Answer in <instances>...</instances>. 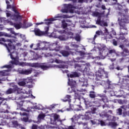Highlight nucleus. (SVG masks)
Wrapping results in <instances>:
<instances>
[{
    "label": "nucleus",
    "instance_id": "f257e3e1",
    "mask_svg": "<svg viewBox=\"0 0 129 129\" xmlns=\"http://www.w3.org/2000/svg\"><path fill=\"white\" fill-rule=\"evenodd\" d=\"M15 42L14 39H7L6 40L4 38H0V44L1 45H4L6 47L10 53V57L12 60L11 61L12 64L6 65L2 67L1 68H8L7 70L3 71L1 72L3 76H8L9 75V72L11 71L10 68H13L14 66L13 65H18V53L15 52L16 49V46L13 44Z\"/></svg>",
    "mask_w": 129,
    "mask_h": 129
},
{
    "label": "nucleus",
    "instance_id": "f03ea898",
    "mask_svg": "<svg viewBox=\"0 0 129 129\" xmlns=\"http://www.w3.org/2000/svg\"><path fill=\"white\" fill-rule=\"evenodd\" d=\"M8 85H10V87H13V89L12 88H9L6 92V94H12V93H14L15 91H17L18 94L15 97V100H18V101H16V103L18 106L20 107L23 106L24 102H23L22 99L28 98L30 96V94H31V98H36V97L32 94V91L31 90H29L28 93L26 90H22L18 87V86L15 85L14 83H9Z\"/></svg>",
    "mask_w": 129,
    "mask_h": 129
},
{
    "label": "nucleus",
    "instance_id": "7ed1b4c3",
    "mask_svg": "<svg viewBox=\"0 0 129 129\" xmlns=\"http://www.w3.org/2000/svg\"><path fill=\"white\" fill-rule=\"evenodd\" d=\"M99 115L102 118L105 119L104 121H100V124L102 126L108 125L113 129H115L117 126H118L117 122H115L116 120H118V117L111 116L107 114V112H105V111H103L99 114Z\"/></svg>",
    "mask_w": 129,
    "mask_h": 129
},
{
    "label": "nucleus",
    "instance_id": "20e7f679",
    "mask_svg": "<svg viewBox=\"0 0 129 129\" xmlns=\"http://www.w3.org/2000/svg\"><path fill=\"white\" fill-rule=\"evenodd\" d=\"M97 48L99 51L100 56L92 57V59L96 58L97 60H100V59H105L106 57H114L115 55L119 56V54L116 53L115 49L108 50V48L104 44H98Z\"/></svg>",
    "mask_w": 129,
    "mask_h": 129
},
{
    "label": "nucleus",
    "instance_id": "39448f33",
    "mask_svg": "<svg viewBox=\"0 0 129 129\" xmlns=\"http://www.w3.org/2000/svg\"><path fill=\"white\" fill-rule=\"evenodd\" d=\"M127 22V19L125 15L119 12L118 18V22L120 26V35H127V29L125 27V24Z\"/></svg>",
    "mask_w": 129,
    "mask_h": 129
},
{
    "label": "nucleus",
    "instance_id": "423d86ee",
    "mask_svg": "<svg viewBox=\"0 0 129 129\" xmlns=\"http://www.w3.org/2000/svg\"><path fill=\"white\" fill-rule=\"evenodd\" d=\"M0 100H2L0 102V106L3 108V109H0V118H4V119H8L9 116L6 113H9L10 112L8 109H11V106L7 103L5 98L0 97ZM5 108L7 109L5 110Z\"/></svg>",
    "mask_w": 129,
    "mask_h": 129
},
{
    "label": "nucleus",
    "instance_id": "0eeeda50",
    "mask_svg": "<svg viewBox=\"0 0 129 129\" xmlns=\"http://www.w3.org/2000/svg\"><path fill=\"white\" fill-rule=\"evenodd\" d=\"M115 31L112 30L110 33L108 32V30L106 29V27H104V30H98L96 32V34L94 35L93 40H95L97 38V36H106L104 38V40H107V39H112V36H115L116 35Z\"/></svg>",
    "mask_w": 129,
    "mask_h": 129
},
{
    "label": "nucleus",
    "instance_id": "6e6552de",
    "mask_svg": "<svg viewBox=\"0 0 129 129\" xmlns=\"http://www.w3.org/2000/svg\"><path fill=\"white\" fill-rule=\"evenodd\" d=\"M49 120L51 124L56 126H50L49 128H59V125L62 124V121L65 120V119L61 120V119H60V115L57 114H52L49 118Z\"/></svg>",
    "mask_w": 129,
    "mask_h": 129
},
{
    "label": "nucleus",
    "instance_id": "1a4fd4ad",
    "mask_svg": "<svg viewBox=\"0 0 129 129\" xmlns=\"http://www.w3.org/2000/svg\"><path fill=\"white\" fill-rule=\"evenodd\" d=\"M63 7H64V9L61 10V13H71V14H74V13H76V14H78V15H80V11L76 10H78L79 7L75 6V5L63 4Z\"/></svg>",
    "mask_w": 129,
    "mask_h": 129
},
{
    "label": "nucleus",
    "instance_id": "9d476101",
    "mask_svg": "<svg viewBox=\"0 0 129 129\" xmlns=\"http://www.w3.org/2000/svg\"><path fill=\"white\" fill-rule=\"evenodd\" d=\"M59 42L58 41L52 42L50 44L46 43L45 46L43 47V50H49V51H55V52H59L60 49H61V46L58 44Z\"/></svg>",
    "mask_w": 129,
    "mask_h": 129
},
{
    "label": "nucleus",
    "instance_id": "9b49d317",
    "mask_svg": "<svg viewBox=\"0 0 129 129\" xmlns=\"http://www.w3.org/2000/svg\"><path fill=\"white\" fill-rule=\"evenodd\" d=\"M12 9L13 12H14L16 15H13L11 12L7 11L6 12V16L7 18L10 17L11 18V20H13V21H15V22L21 21L22 19H23L22 16L20 15V13L18 12V11H17V10H16V8H15V7H12Z\"/></svg>",
    "mask_w": 129,
    "mask_h": 129
},
{
    "label": "nucleus",
    "instance_id": "f8f14e48",
    "mask_svg": "<svg viewBox=\"0 0 129 129\" xmlns=\"http://www.w3.org/2000/svg\"><path fill=\"white\" fill-rule=\"evenodd\" d=\"M58 18H62L63 19H68L69 18H71V17L69 16L66 15H62V14H58L56 17L53 18H50L48 19L49 21L48 22H46L45 25H47V27H45L44 28V32H42L43 33V35H48V31H49V25H51V22H53L54 21H56V19Z\"/></svg>",
    "mask_w": 129,
    "mask_h": 129
},
{
    "label": "nucleus",
    "instance_id": "ddd939ff",
    "mask_svg": "<svg viewBox=\"0 0 129 129\" xmlns=\"http://www.w3.org/2000/svg\"><path fill=\"white\" fill-rule=\"evenodd\" d=\"M79 118H81L82 120H89V119L91 118V114L90 112L88 111L86 112L84 115L82 114H80L79 115L76 114L71 118L73 123H74V122H75V120H77V119H79Z\"/></svg>",
    "mask_w": 129,
    "mask_h": 129
},
{
    "label": "nucleus",
    "instance_id": "4468645a",
    "mask_svg": "<svg viewBox=\"0 0 129 129\" xmlns=\"http://www.w3.org/2000/svg\"><path fill=\"white\" fill-rule=\"evenodd\" d=\"M108 73L104 71V68H99L96 73V80H100L102 78H107Z\"/></svg>",
    "mask_w": 129,
    "mask_h": 129
},
{
    "label": "nucleus",
    "instance_id": "2eb2a0df",
    "mask_svg": "<svg viewBox=\"0 0 129 129\" xmlns=\"http://www.w3.org/2000/svg\"><path fill=\"white\" fill-rule=\"evenodd\" d=\"M92 16L93 17H98L97 20L96 21V24L97 25H99L100 26H101V27H107V23L104 21L101 20L100 18L101 14H100V13L97 12H94L92 14Z\"/></svg>",
    "mask_w": 129,
    "mask_h": 129
},
{
    "label": "nucleus",
    "instance_id": "dca6fc26",
    "mask_svg": "<svg viewBox=\"0 0 129 129\" xmlns=\"http://www.w3.org/2000/svg\"><path fill=\"white\" fill-rule=\"evenodd\" d=\"M81 93L79 94L77 93H75V101L74 102L75 103H76V105L79 106V109H76L75 111H80V110H83V109L82 108V106H80V105H78L77 102L78 104H80L81 101H80V96H81Z\"/></svg>",
    "mask_w": 129,
    "mask_h": 129
},
{
    "label": "nucleus",
    "instance_id": "f3484780",
    "mask_svg": "<svg viewBox=\"0 0 129 129\" xmlns=\"http://www.w3.org/2000/svg\"><path fill=\"white\" fill-rule=\"evenodd\" d=\"M100 85H102L103 86H104V88H106V89H113L114 88V86H115V85L114 84H111V82L109 81V80H107V82H105L104 81H102L101 82L99 83Z\"/></svg>",
    "mask_w": 129,
    "mask_h": 129
},
{
    "label": "nucleus",
    "instance_id": "a211bd4d",
    "mask_svg": "<svg viewBox=\"0 0 129 129\" xmlns=\"http://www.w3.org/2000/svg\"><path fill=\"white\" fill-rule=\"evenodd\" d=\"M68 85H70L71 88H68V92L70 93L74 92L75 91V85H76V81H70V79H69V81L68 82Z\"/></svg>",
    "mask_w": 129,
    "mask_h": 129
},
{
    "label": "nucleus",
    "instance_id": "6ab92c4d",
    "mask_svg": "<svg viewBox=\"0 0 129 129\" xmlns=\"http://www.w3.org/2000/svg\"><path fill=\"white\" fill-rule=\"evenodd\" d=\"M75 68L77 69L78 71H80V72L84 73L87 71V67L84 64L80 65L78 63L75 64Z\"/></svg>",
    "mask_w": 129,
    "mask_h": 129
},
{
    "label": "nucleus",
    "instance_id": "aec40b11",
    "mask_svg": "<svg viewBox=\"0 0 129 129\" xmlns=\"http://www.w3.org/2000/svg\"><path fill=\"white\" fill-rule=\"evenodd\" d=\"M33 72V68L28 69L27 70H19V73L23 75H29Z\"/></svg>",
    "mask_w": 129,
    "mask_h": 129
},
{
    "label": "nucleus",
    "instance_id": "412c9836",
    "mask_svg": "<svg viewBox=\"0 0 129 129\" xmlns=\"http://www.w3.org/2000/svg\"><path fill=\"white\" fill-rule=\"evenodd\" d=\"M30 66L31 67H35V68L41 67V69H43V70H47V69H48L49 68V67L47 66H44V65L40 66V63H31Z\"/></svg>",
    "mask_w": 129,
    "mask_h": 129
},
{
    "label": "nucleus",
    "instance_id": "4be33fe9",
    "mask_svg": "<svg viewBox=\"0 0 129 129\" xmlns=\"http://www.w3.org/2000/svg\"><path fill=\"white\" fill-rule=\"evenodd\" d=\"M70 46H71V47H72V48H74V50H75V51L76 52L80 53V55L81 56H83V55H84L85 53L84 51H78V50L77 49V48H78V47H79V46H78V45L75 44V43L72 42L71 43V44L70 45Z\"/></svg>",
    "mask_w": 129,
    "mask_h": 129
},
{
    "label": "nucleus",
    "instance_id": "5701e85b",
    "mask_svg": "<svg viewBox=\"0 0 129 129\" xmlns=\"http://www.w3.org/2000/svg\"><path fill=\"white\" fill-rule=\"evenodd\" d=\"M10 124H12L11 126L12 127H19L21 129L25 128L24 127L22 126V125L19 124L17 121H13Z\"/></svg>",
    "mask_w": 129,
    "mask_h": 129
},
{
    "label": "nucleus",
    "instance_id": "b1692460",
    "mask_svg": "<svg viewBox=\"0 0 129 129\" xmlns=\"http://www.w3.org/2000/svg\"><path fill=\"white\" fill-rule=\"evenodd\" d=\"M9 23L11 26H14L16 30H19V29L22 28V24L21 22H19V23H14L12 22H10Z\"/></svg>",
    "mask_w": 129,
    "mask_h": 129
},
{
    "label": "nucleus",
    "instance_id": "393cba45",
    "mask_svg": "<svg viewBox=\"0 0 129 129\" xmlns=\"http://www.w3.org/2000/svg\"><path fill=\"white\" fill-rule=\"evenodd\" d=\"M80 82H81V85L82 87H87V86H88L87 80L85 79L84 78H83V79H81L80 80Z\"/></svg>",
    "mask_w": 129,
    "mask_h": 129
},
{
    "label": "nucleus",
    "instance_id": "a878e982",
    "mask_svg": "<svg viewBox=\"0 0 129 129\" xmlns=\"http://www.w3.org/2000/svg\"><path fill=\"white\" fill-rule=\"evenodd\" d=\"M46 46V44H45V42H43L42 41H39L37 44L36 47H37L36 48H34V50H39V47H42V50H44L43 48Z\"/></svg>",
    "mask_w": 129,
    "mask_h": 129
},
{
    "label": "nucleus",
    "instance_id": "bb28decb",
    "mask_svg": "<svg viewBox=\"0 0 129 129\" xmlns=\"http://www.w3.org/2000/svg\"><path fill=\"white\" fill-rule=\"evenodd\" d=\"M100 97H103L102 98V101L104 102V103H106V102H108V99H107V97L104 94H98V95Z\"/></svg>",
    "mask_w": 129,
    "mask_h": 129
},
{
    "label": "nucleus",
    "instance_id": "cd10ccee",
    "mask_svg": "<svg viewBox=\"0 0 129 129\" xmlns=\"http://www.w3.org/2000/svg\"><path fill=\"white\" fill-rule=\"evenodd\" d=\"M61 100L63 101V102H67V101H68L69 103H70V102H71V96L67 95L64 97V99H61Z\"/></svg>",
    "mask_w": 129,
    "mask_h": 129
},
{
    "label": "nucleus",
    "instance_id": "c85d7f7f",
    "mask_svg": "<svg viewBox=\"0 0 129 129\" xmlns=\"http://www.w3.org/2000/svg\"><path fill=\"white\" fill-rule=\"evenodd\" d=\"M34 33L36 36H43L44 35V32L40 31V29L38 28L34 29Z\"/></svg>",
    "mask_w": 129,
    "mask_h": 129
},
{
    "label": "nucleus",
    "instance_id": "c756f323",
    "mask_svg": "<svg viewBox=\"0 0 129 129\" xmlns=\"http://www.w3.org/2000/svg\"><path fill=\"white\" fill-rule=\"evenodd\" d=\"M46 57H55V56H58V57H61V55L60 54H58L56 53H46L45 54Z\"/></svg>",
    "mask_w": 129,
    "mask_h": 129
},
{
    "label": "nucleus",
    "instance_id": "7c9ffc66",
    "mask_svg": "<svg viewBox=\"0 0 129 129\" xmlns=\"http://www.w3.org/2000/svg\"><path fill=\"white\" fill-rule=\"evenodd\" d=\"M23 79L24 82H25V84H28L29 83L33 84V79H32V78L29 77Z\"/></svg>",
    "mask_w": 129,
    "mask_h": 129
},
{
    "label": "nucleus",
    "instance_id": "2f4dec72",
    "mask_svg": "<svg viewBox=\"0 0 129 129\" xmlns=\"http://www.w3.org/2000/svg\"><path fill=\"white\" fill-rule=\"evenodd\" d=\"M22 115H25V116L27 117H24L22 119L23 121H24V122H28V121L29 120V118H28V115H29V114H27L26 112H24L22 113Z\"/></svg>",
    "mask_w": 129,
    "mask_h": 129
},
{
    "label": "nucleus",
    "instance_id": "473e14b6",
    "mask_svg": "<svg viewBox=\"0 0 129 129\" xmlns=\"http://www.w3.org/2000/svg\"><path fill=\"white\" fill-rule=\"evenodd\" d=\"M60 53L62 55V56H63V57H68V56H69L70 54L69 52L66 50H61L60 51Z\"/></svg>",
    "mask_w": 129,
    "mask_h": 129
},
{
    "label": "nucleus",
    "instance_id": "72a5a7b5",
    "mask_svg": "<svg viewBox=\"0 0 129 129\" xmlns=\"http://www.w3.org/2000/svg\"><path fill=\"white\" fill-rule=\"evenodd\" d=\"M121 55H122V56H123V57H124L125 56H128V55H129L128 49H127L126 48H124L123 49V52L121 53Z\"/></svg>",
    "mask_w": 129,
    "mask_h": 129
},
{
    "label": "nucleus",
    "instance_id": "f704fd0d",
    "mask_svg": "<svg viewBox=\"0 0 129 129\" xmlns=\"http://www.w3.org/2000/svg\"><path fill=\"white\" fill-rule=\"evenodd\" d=\"M53 67H55V68H60L62 69H65V68H68V66L64 64L54 65Z\"/></svg>",
    "mask_w": 129,
    "mask_h": 129
},
{
    "label": "nucleus",
    "instance_id": "c9c22d12",
    "mask_svg": "<svg viewBox=\"0 0 129 129\" xmlns=\"http://www.w3.org/2000/svg\"><path fill=\"white\" fill-rule=\"evenodd\" d=\"M57 39H59L60 41H66L68 39V37L65 35H61L57 36Z\"/></svg>",
    "mask_w": 129,
    "mask_h": 129
},
{
    "label": "nucleus",
    "instance_id": "e433bc0d",
    "mask_svg": "<svg viewBox=\"0 0 129 129\" xmlns=\"http://www.w3.org/2000/svg\"><path fill=\"white\" fill-rule=\"evenodd\" d=\"M0 37H11V35L4 32H0Z\"/></svg>",
    "mask_w": 129,
    "mask_h": 129
},
{
    "label": "nucleus",
    "instance_id": "4c0bfd02",
    "mask_svg": "<svg viewBox=\"0 0 129 129\" xmlns=\"http://www.w3.org/2000/svg\"><path fill=\"white\" fill-rule=\"evenodd\" d=\"M85 104L87 107H90L92 106V103L88 101V100H85Z\"/></svg>",
    "mask_w": 129,
    "mask_h": 129
},
{
    "label": "nucleus",
    "instance_id": "58836bf2",
    "mask_svg": "<svg viewBox=\"0 0 129 129\" xmlns=\"http://www.w3.org/2000/svg\"><path fill=\"white\" fill-rule=\"evenodd\" d=\"M18 85H19V86H23V87L26 86V82L24 80V79L22 80V81L19 82L18 83Z\"/></svg>",
    "mask_w": 129,
    "mask_h": 129
},
{
    "label": "nucleus",
    "instance_id": "ea45409f",
    "mask_svg": "<svg viewBox=\"0 0 129 129\" xmlns=\"http://www.w3.org/2000/svg\"><path fill=\"white\" fill-rule=\"evenodd\" d=\"M78 76L79 75L77 72H74L70 75V77H71V78H73L74 77H78Z\"/></svg>",
    "mask_w": 129,
    "mask_h": 129
},
{
    "label": "nucleus",
    "instance_id": "a19ab883",
    "mask_svg": "<svg viewBox=\"0 0 129 129\" xmlns=\"http://www.w3.org/2000/svg\"><path fill=\"white\" fill-rule=\"evenodd\" d=\"M61 23H62L61 27L63 29H66V28H67V26H68V24L66 23V21H65V20H62Z\"/></svg>",
    "mask_w": 129,
    "mask_h": 129
},
{
    "label": "nucleus",
    "instance_id": "79ce46f5",
    "mask_svg": "<svg viewBox=\"0 0 129 129\" xmlns=\"http://www.w3.org/2000/svg\"><path fill=\"white\" fill-rule=\"evenodd\" d=\"M118 102L119 104H125L127 101L126 100H118Z\"/></svg>",
    "mask_w": 129,
    "mask_h": 129
},
{
    "label": "nucleus",
    "instance_id": "37998d69",
    "mask_svg": "<svg viewBox=\"0 0 129 129\" xmlns=\"http://www.w3.org/2000/svg\"><path fill=\"white\" fill-rule=\"evenodd\" d=\"M116 113L118 115H121V114H122V109L120 108L117 109Z\"/></svg>",
    "mask_w": 129,
    "mask_h": 129
},
{
    "label": "nucleus",
    "instance_id": "c03bdc74",
    "mask_svg": "<svg viewBox=\"0 0 129 129\" xmlns=\"http://www.w3.org/2000/svg\"><path fill=\"white\" fill-rule=\"evenodd\" d=\"M89 96H90V97H91V98H95V92H94V91H91L90 92Z\"/></svg>",
    "mask_w": 129,
    "mask_h": 129
},
{
    "label": "nucleus",
    "instance_id": "a18cd8bd",
    "mask_svg": "<svg viewBox=\"0 0 129 129\" xmlns=\"http://www.w3.org/2000/svg\"><path fill=\"white\" fill-rule=\"evenodd\" d=\"M96 110H97V109H96V108L93 107L91 109V111L90 112L91 114V113L92 114H95V113H96Z\"/></svg>",
    "mask_w": 129,
    "mask_h": 129
},
{
    "label": "nucleus",
    "instance_id": "49530a36",
    "mask_svg": "<svg viewBox=\"0 0 129 129\" xmlns=\"http://www.w3.org/2000/svg\"><path fill=\"white\" fill-rule=\"evenodd\" d=\"M49 37L52 38H55V39L58 38V36L56 35V33H55V32H52V33H51Z\"/></svg>",
    "mask_w": 129,
    "mask_h": 129
},
{
    "label": "nucleus",
    "instance_id": "de8ad7c7",
    "mask_svg": "<svg viewBox=\"0 0 129 129\" xmlns=\"http://www.w3.org/2000/svg\"><path fill=\"white\" fill-rule=\"evenodd\" d=\"M38 119H44L45 118V114H40L38 117Z\"/></svg>",
    "mask_w": 129,
    "mask_h": 129
},
{
    "label": "nucleus",
    "instance_id": "09e8293b",
    "mask_svg": "<svg viewBox=\"0 0 129 129\" xmlns=\"http://www.w3.org/2000/svg\"><path fill=\"white\" fill-rule=\"evenodd\" d=\"M54 62L57 63V64H60L61 63H63V61L55 58V59L54 60Z\"/></svg>",
    "mask_w": 129,
    "mask_h": 129
},
{
    "label": "nucleus",
    "instance_id": "8fccbe9b",
    "mask_svg": "<svg viewBox=\"0 0 129 129\" xmlns=\"http://www.w3.org/2000/svg\"><path fill=\"white\" fill-rule=\"evenodd\" d=\"M75 39L76 41H77L78 42H80V35H77L75 37Z\"/></svg>",
    "mask_w": 129,
    "mask_h": 129
},
{
    "label": "nucleus",
    "instance_id": "3c124183",
    "mask_svg": "<svg viewBox=\"0 0 129 129\" xmlns=\"http://www.w3.org/2000/svg\"><path fill=\"white\" fill-rule=\"evenodd\" d=\"M31 26H33V24L31 23H28L26 24V26H24L23 28H29V27H31Z\"/></svg>",
    "mask_w": 129,
    "mask_h": 129
},
{
    "label": "nucleus",
    "instance_id": "603ef678",
    "mask_svg": "<svg viewBox=\"0 0 129 129\" xmlns=\"http://www.w3.org/2000/svg\"><path fill=\"white\" fill-rule=\"evenodd\" d=\"M125 38L124 36H120L119 38H118V41H119L120 42H121V43H122V41H123V40H124Z\"/></svg>",
    "mask_w": 129,
    "mask_h": 129
},
{
    "label": "nucleus",
    "instance_id": "864d4df0",
    "mask_svg": "<svg viewBox=\"0 0 129 129\" xmlns=\"http://www.w3.org/2000/svg\"><path fill=\"white\" fill-rule=\"evenodd\" d=\"M120 108H121V109L122 108V109H124V110H126L127 108H129V107H127V105H123L120 106Z\"/></svg>",
    "mask_w": 129,
    "mask_h": 129
},
{
    "label": "nucleus",
    "instance_id": "5fc2aeb1",
    "mask_svg": "<svg viewBox=\"0 0 129 129\" xmlns=\"http://www.w3.org/2000/svg\"><path fill=\"white\" fill-rule=\"evenodd\" d=\"M91 122L92 124H96L97 123V119H95L94 120H91Z\"/></svg>",
    "mask_w": 129,
    "mask_h": 129
},
{
    "label": "nucleus",
    "instance_id": "6e6d98bb",
    "mask_svg": "<svg viewBox=\"0 0 129 129\" xmlns=\"http://www.w3.org/2000/svg\"><path fill=\"white\" fill-rule=\"evenodd\" d=\"M28 55V52L27 51H24L21 54V57H26Z\"/></svg>",
    "mask_w": 129,
    "mask_h": 129
},
{
    "label": "nucleus",
    "instance_id": "4d7b16f0",
    "mask_svg": "<svg viewBox=\"0 0 129 129\" xmlns=\"http://www.w3.org/2000/svg\"><path fill=\"white\" fill-rule=\"evenodd\" d=\"M128 116L127 111H124L122 114L123 117H125V116Z\"/></svg>",
    "mask_w": 129,
    "mask_h": 129
},
{
    "label": "nucleus",
    "instance_id": "13d9d810",
    "mask_svg": "<svg viewBox=\"0 0 129 129\" xmlns=\"http://www.w3.org/2000/svg\"><path fill=\"white\" fill-rule=\"evenodd\" d=\"M122 84H123V83H124L125 82H127V79H126V78H125V77H124V78H123L122 79Z\"/></svg>",
    "mask_w": 129,
    "mask_h": 129
},
{
    "label": "nucleus",
    "instance_id": "bf43d9fd",
    "mask_svg": "<svg viewBox=\"0 0 129 129\" xmlns=\"http://www.w3.org/2000/svg\"><path fill=\"white\" fill-rule=\"evenodd\" d=\"M20 66H22V67H25V66H27V63L26 62H21L20 63Z\"/></svg>",
    "mask_w": 129,
    "mask_h": 129
},
{
    "label": "nucleus",
    "instance_id": "052dcab7",
    "mask_svg": "<svg viewBox=\"0 0 129 129\" xmlns=\"http://www.w3.org/2000/svg\"><path fill=\"white\" fill-rule=\"evenodd\" d=\"M54 107H55V105L54 104L51 105L48 107V109H50L51 110V109H53Z\"/></svg>",
    "mask_w": 129,
    "mask_h": 129
},
{
    "label": "nucleus",
    "instance_id": "680f3d73",
    "mask_svg": "<svg viewBox=\"0 0 129 129\" xmlns=\"http://www.w3.org/2000/svg\"><path fill=\"white\" fill-rule=\"evenodd\" d=\"M38 128V125L36 124L32 125L31 129H37Z\"/></svg>",
    "mask_w": 129,
    "mask_h": 129
},
{
    "label": "nucleus",
    "instance_id": "e2e57ef3",
    "mask_svg": "<svg viewBox=\"0 0 129 129\" xmlns=\"http://www.w3.org/2000/svg\"><path fill=\"white\" fill-rule=\"evenodd\" d=\"M41 106H41V105H40V106H35L34 107V109H41Z\"/></svg>",
    "mask_w": 129,
    "mask_h": 129
},
{
    "label": "nucleus",
    "instance_id": "0e129e2a",
    "mask_svg": "<svg viewBox=\"0 0 129 129\" xmlns=\"http://www.w3.org/2000/svg\"><path fill=\"white\" fill-rule=\"evenodd\" d=\"M113 45L114 46H117V41H116L115 40H113Z\"/></svg>",
    "mask_w": 129,
    "mask_h": 129
},
{
    "label": "nucleus",
    "instance_id": "69168bd1",
    "mask_svg": "<svg viewBox=\"0 0 129 129\" xmlns=\"http://www.w3.org/2000/svg\"><path fill=\"white\" fill-rule=\"evenodd\" d=\"M26 86L28 88H33V87H34V85H33V84H31V85H27Z\"/></svg>",
    "mask_w": 129,
    "mask_h": 129
},
{
    "label": "nucleus",
    "instance_id": "338daca9",
    "mask_svg": "<svg viewBox=\"0 0 129 129\" xmlns=\"http://www.w3.org/2000/svg\"><path fill=\"white\" fill-rule=\"evenodd\" d=\"M49 63H55V60L53 58H51L49 60Z\"/></svg>",
    "mask_w": 129,
    "mask_h": 129
},
{
    "label": "nucleus",
    "instance_id": "774afa93",
    "mask_svg": "<svg viewBox=\"0 0 129 129\" xmlns=\"http://www.w3.org/2000/svg\"><path fill=\"white\" fill-rule=\"evenodd\" d=\"M9 30L10 31L11 33L14 35L15 34V31H14L13 28H10Z\"/></svg>",
    "mask_w": 129,
    "mask_h": 129
}]
</instances>
